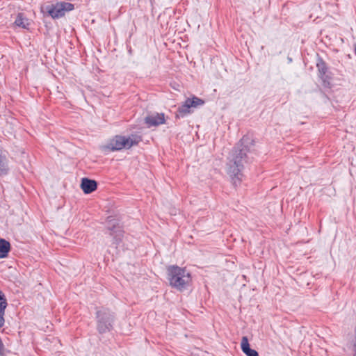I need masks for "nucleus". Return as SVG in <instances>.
I'll list each match as a JSON object with an SVG mask.
<instances>
[{
	"mask_svg": "<svg viewBox=\"0 0 356 356\" xmlns=\"http://www.w3.org/2000/svg\"><path fill=\"white\" fill-rule=\"evenodd\" d=\"M254 145V140L245 135L235 145L227 157V172L235 186L241 184L245 165L252 162V158L250 156V154L251 147Z\"/></svg>",
	"mask_w": 356,
	"mask_h": 356,
	"instance_id": "1",
	"label": "nucleus"
},
{
	"mask_svg": "<svg viewBox=\"0 0 356 356\" xmlns=\"http://www.w3.org/2000/svg\"><path fill=\"white\" fill-rule=\"evenodd\" d=\"M96 329L99 334L111 332L114 329L117 317L114 312L105 307H95Z\"/></svg>",
	"mask_w": 356,
	"mask_h": 356,
	"instance_id": "2",
	"label": "nucleus"
},
{
	"mask_svg": "<svg viewBox=\"0 0 356 356\" xmlns=\"http://www.w3.org/2000/svg\"><path fill=\"white\" fill-rule=\"evenodd\" d=\"M167 279L170 285L179 291L187 289L191 282V273L186 268L176 265L168 267Z\"/></svg>",
	"mask_w": 356,
	"mask_h": 356,
	"instance_id": "3",
	"label": "nucleus"
},
{
	"mask_svg": "<svg viewBox=\"0 0 356 356\" xmlns=\"http://www.w3.org/2000/svg\"><path fill=\"white\" fill-rule=\"evenodd\" d=\"M74 9V5L65 1H56L41 7V12L44 15L51 17L52 19H59L65 15L66 12L72 11Z\"/></svg>",
	"mask_w": 356,
	"mask_h": 356,
	"instance_id": "4",
	"label": "nucleus"
},
{
	"mask_svg": "<svg viewBox=\"0 0 356 356\" xmlns=\"http://www.w3.org/2000/svg\"><path fill=\"white\" fill-rule=\"evenodd\" d=\"M104 225L105 228L109 232V235L113 236V244L115 245L117 247L122 241L124 234L120 220L112 216H109L106 218Z\"/></svg>",
	"mask_w": 356,
	"mask_h": 356,
	"instance_id": "5",
	"label": "nucleus"
},
{
	"mask_svg": "<svg viewBox=\"0 0 356 356\" xmlns=\"http://www.w3.org/2000/svg\"><path fill=\"white\" fill-rule=\"evenodd\" d=\"M316 67L318 69V76L322 80L323 87L331 88V73L329 72L327 63L320 56L317 58Z\"/></svg>",
	"mask_w": 356,
	"mask_h": 356,
	"instance_id": "6",
	"label": "nucleus"
},
{
	"mask_svg": "<svg viewBox=\"0 0 356 356\" xmlns=\"http://www.w3.org/2000/svg\"><path fill=\"white\" fill-rule=\"evenodd\" d=\"M144 122L148 128L158 127L160 124H165V115L163 113H156L152 115H148L144 118Z\"/></svg>",
	"mask_w": 356,
	"mask_h": 356,
	"instance_id": "7",
	"label": "nucleus"
},
{
	"mask_svg": "<svg viewBox=\"0 0 356 356\" xmlns=\"http://www.w3.org/2000/svg\"><path fill=\"white\" fill-rule=\"evenodd\" d=\"M98 184L95 179L88 177H83L81 181L80 187L85 194H90L97 188Z\"/></svg>",
	"mask_w": 356,
	"mask_h": 356,
	"instance_id": "8",
	"label": "nucleus"
},
{
	"mask_svg": "<svg viewBox=\"0 0 356 356\" xmlns=\"http://www.w3.org/2000/svg\"><path fill=\"white\" fill-rule=\"evenodd\" d=\"M8 159L4 150L0 146V177L6 176L9 173Z\"/></svg>",
	"mask_w": 356,
	"mask_h": 356,
	"instance_id": "9",
	"label": "nucleus"
},
{
	"mask_svg": "<svg viewBox=\"0 0 356 356\" xmlns=\"http://www.w3.org/2000/svg\"><path fill=\"white\" fill-rule=\"evenodd\" d=\"M241 348L247 356H259L258 352L250 348L248 339L246 336L242 337Z\"/></svg>",
	"mask_w": 356,
	"mask_h": 356,
	"instance_id": "10",
	"label": "nucleus"
},
{
	"mask_svg": "<svg viewBox=\"0 0 356 356\" xmlns=\"http://www.w3.org/2000/svg\"><path fill=\"white\" fill-rule=\"evenodd\" d=\"M191 106L188 102L187 99L184 102V104L179 106L175 113V119L178 120L180 118H183L186 117L187 115L191 113Z\"/></svg>",
	"mask_w": 356,
	"mask_h": 356,
	"instance_id": "11",
	"label": "nucleus"
},
{
	"mask_svg": "<svg viewBox=\"0 0 356 356\" xmlns=\"http://www.w3.org/2000/svg\"><path fill=\"white\" fill-rule=\"evenodd\" d=\"M119 138H120V135L115 136L110 140L109 143L106 145L105 147L112 152L122 150V143Z\"/></svg>",
	"mask_w": 356,
	"mask_h": 356,
	"instance_id": "12",
	"label": "nucleus"
},
{
	"mask_svg": "<svg viewBox=\"0 0 356 356\" xmlns=\"http://www.w3.org/2000/svg\"><path fill=\"white\" fill-rule=\"evenodd\" d=\"M14 24L17 26H19L24 29H29V26L31 25L29 19L26 18L24 16V14L22 13H19L17 14Z\"/></svg>",
	"mask_w": 356,
	"mask_h": 356,
	"instance_id": "13",
	"label": "nucleus"
},
{
	"mask_svg": "<svg viewBox=\"0 0 356 356\" xmlns=\"http://www.w3.org/2000/svg\"><path fill=\"white\" fill-rule=\"evenodd\" d=\"M10 251V243L4 238H0V259L6 258Z\"/></svg>",
	"mask_w": 356,
	"mask_h": 356,
	"instance_id": "14",
	"label": "nucleus"
},
{
	"mask_svg": "<svg viewBox=\"0 0 356 356\" xmlns=\"http://www.w3.org/2000/svg\"><path fill=\"white\" fill-rule=\"evenodd\" d=\"M190 106L192 107H197L198 106L203 105L204 101L197 97L193 96L192 98L186 99Z\"/></svg>",
	"mask_w": 356,
	"mask_h": 356,
	"instance_id": "15",
	"label": "nucleus"
},
{
	"mask_svg": "<svg viewBox=\"0 0 356 356\" xmlns=\"http://www.w3.org/2000/svg\"><path fill=\"white\" fill-rule=\"evenodd\" d=\"M119 139L121 140V144H122V149H130L131 147L134 146V144L135 143H131L129 141V138H127L125 136H121L120 135V138H119Z\"/></svg>",
	"mask_w": 356,
	"mask_h": 356,
	"instance_id": "16",
	"label": "nucleus"
},
{
	"mask_svg": "<svg viewBox=\"0 0 356 356\" xmlns=\"http://www.w3.org/2000/svg\"><path fill=\"white\" fill-rule=\"evenodd\" d=\"M8 306L7 299L3 292L0 290V312L5 311Z\"/></svg>",
	"mask_w": 356,
	"mask_h": 356,
	"instance_id": "17",
	"label": "nucleus"
},
{
	"mask_svg": "<svg viewBox=\"0 0 356 356\" xmlns=\"http://www.w3.org/2000/svg\"><path fill=\"white\" fill-rule=\"evenodd\" d=\"M129 141L131 143H136L134 144V145H137L140 141H142V136L136 134H132L131 137H128Z\"/></svg>",
	"mask_w": 356,
	"mask_h": 356,
	"instance_id": "18",
	"label": "nucleus"
},
{
	"mask_svg": "<svg viewBox=\"0 0 356 356\" xmlns=\"http://www.w3.org/2000/svg\"><path fill=\"white\" fill-rule=\"evenodd\" d=\"M4 315H5V311H3L0 312V327H2L4 325Z\"/></svg>",
	"mask_w": 356,
	"mask_h": 356,
	"instance_id": "19",
	"label": "nucleus"
},
{
	"mask_svg": "<svg viewBox=\"0 0 356 356\" xmlns=\"http://www.w3.org/2000/svg\"><path fill=\"white\" fill-rule=\"evenodd\" d=\"M355 54L356 55V45H355Z\"/></svg>",
	"mask_w": 356,
	"mask_h": 356,
	"instance_id": "20",
	"label": "nucleus"
}]
</instances>
